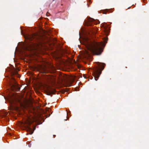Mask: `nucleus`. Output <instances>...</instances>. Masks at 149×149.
I'll return each mask as SVG.
<instances>
[{
	"label": "nucleus",
	"instance_id": "obj_1",
	"mask_svg": "<svg viewBox=\"0 0 149 149\" xmlns=\"http://www.w3.org/2000/svg\"><path fill=\"white\" fill-rule=\"evenodd\" d=\"M36 36L33 34L30 35L27 34L25 36V38L29 40V43L26 44L25 49L29 50V49H34L39 51L41 49L42 44L41 40L37 39L36 38Z\"/></svg>",
	"mask_w": 149,
	"mask_h": 149
},
{
	"label": "nucleus",
	"instance_id": "obj_2",
	"mask_svg": "<svg viewBox=\"0 0 149 149\" xmlns=\"http://www.w3.org/2000/svg\"><path fill=\"white\" fill-rule=\"evenodd\" d=\"M105 44L102 42H98L95 41L88 42L86 44V47L87 49L93 54L99 55L101 54L103 51Z\"/></svg>",
	"mask_w": 149,
	"mask_h": 149
},
{
	"label": "nucleus",
	"instance_id": "obj_3",
	"mask_svg": "<svg viewBox=\"0 0 149 149\" xmlns=\"http://www.w3.org/2000/svg\"><path fill=\"white\" fill-rule=\"evenodd\" d=\"M97 66H95L93 69V75L95 79L97 81L100 75L101 74L102 71L104 69L105 65L104 63H102L100 62L97 63Z\"/></svg>",
	"mask_w": 149,
	"mask_h": 149
},
{
	"label": "nucleus",
	"instance_id": "obj_4",
	"mask_svg": "<svg viewBox=\"0 0 149 149\" xmlns=\"http://www.w3.org/2000/svg\"><path fill=\"white\" fill-rule=\"evenodd\" d=\"M8 84L12 91L19 89L16 82L15 79L12 77V76L11 77V79L8 81Z\"/></svg>",
	"mask_w": 149,
	"mask_h": 149
},
{
	"label": "nucleus",
	"instance_id": "obj_5",
	"mask_svg": "<svg viewBox=\"0 0 149 149\" xmlns=\"http://www.w3.org/2000/svg\"><path fill=\"white\" fill-rule=\"evenodd\" d=\"M32 123V122L31 119H27L24 122L23 126L27 130H28L29 131L30 134H32L33 132V131L32 129L29 127V126Z\"/></svg>",
	"mask_w": 149,
	"mask_h": 149
},
{
	"label": "nucleus",
	"instance_id": "obj_6",
	"mask_svg": "<svg viewBox=\"0 0 149 149\" xmlns=\"http://www.w3.org/2000/svg\"><path fill=\"white\" fill-rule=\"evenodd\" d=\"M47 95H52L54 94V91L49 89H47Z\"/></svg>",
	"mask_w": 149,
	"mask_h": 149
},
{
	"label": "nucleus",
	"instance_id": "obj_7",
	"mask_svg": "<svg viewBox=\"0 0 149 149\" xmlns=\"http://www.w3.org/2000/svg\"><path fill=\"white\" fill-rule=\"evenodd\" d=\"M60 52L62 54H63L67 53V51L63 49H61V50H60Z\"/></svg>",
	"mask_w": 149,
	"mask_h": 149
},
{
	"label": "nucleus",
	"instance_id": "obj_8",
	"mask_svg": "<svg viewBox=\"0 0 149 149\" xmlns=\"http://www.w3.org/2000/svg\"><path fill=\"white\" fill-rule=\"evenodd\" d=\"M42 72L43 73H47L49 72V71L47 70L46 68H44L42 69Z\"/></svg>",
	"mask_w": 149,
	"mask_h": 149
},
{
	"label": "nucleus",
	"instance_id": "obj_9",
	"mask_svg": "<svg viewBox=\"0 0 149 149\" xmlns=\"http://www.w3.org/2000/svg\"><path fill=\"white\" fill-rule=\"evenodd\" d=\"M108 40V38H104L103 39V41L104 42L105 44H106Z\"/></svg>",
	"mask_w": 149,
	"mask_h": 149
},
{
	"label": "nucleus",
	"instance_id": "obj_10",
	"mask_svg": "<svg viewBox=\"0 0 149 149\" xmlns=\"http://www.w3.org/2000/svg\"><path fill=\"white\" fill-rule=\"evenodd\" d=\"M15 74H18V72L16 71H15L13 73V75Z\"/></svg>",
	"mask_w": 149,
	"mask_h": 149
},
{
	"label": "nucleus",
	"instance_id": "obj_11",
	"mask_svg": "<svg viewBox=\"0 0 149 149\" xmlns=\"http://www.w3.org/2000/svg\"><path fill=\"white\" fill-rule=\"evenodd\" d=\"M67 76H65L64 77L63 79H62L63 81H65L67 79Z\"/></svg>",
	"mask_w": 149,
	"mask_h": 149
},
{
	"label": "nucleus",
	"instance_id": "obj_12",
	"mask_svg": "<svg viewBox=\"0 0 149 149\" xmlns=\"http://www.w3.org/2000/svg\"><path fill=\"white\" fill-rule=\"evenodd\" d=\"M86 24L87 25V26H90V24H92L90 23V22H87V23H86Z\"/></svg>",
	"mask_w": 149,
	"mask_h": 149
},
{
	"label": "nucleus",
	"instance_id": "obj_13",
	"mask_svg": "<svg viewBox=\"0 0 149 149\" xmlns=\"http://www.w3.org/2000/svg\"><path fill=\"white\" fill-rule=\"evenodd\" d=\"M94 20V19H93L91 18L89 20V21H90V22H91Z\"/></svg>",
	"mask_w": 149,
	"mask_h": 149
},
{
	"label": "nucleus",
	"instance_id": "obj_14",
	"mask_svg": "<svg viewBox=\"0 0 149 149\" xmlns=\"http://www.w3.org/2000/svg\"><path fill=\"white\" fill-rule=\"evenodd\" d=\"M49 15H50V14L48 12L46 14V15L47 16H49Z\"/></svg>",
	"mask_w": 149,
	"mask_h": 149
},
{
	"label": "nucleus",
	"instance_id": "obj_15",
	"mask_svg": "<svg viewBox=\"0 0 149 149\" xmlns=\"http://www.w3.org/2000/svg\"><path fill=\"white\" fill-rule=\"evenodd\" d=\"M103 13H104V14H106V13H105V12H104Z\"/></svg>",
	"mask_w": 149,
	"mask_h": 149
},
{
	"label": "nucleus",
	"instance_id": "obj_16",
	"mask_svg": "<svg viewBox=\"0 0 149 149\" xmlns=\"http://www.w3.org/2000/svg\"><path fill=\"white\" fill-rule=\"evenodd\" d=\"M35 129H36L35 127H34V130Z\"/></svg>",
	"mask_w": 149,
	"mask_h": 149
},
{
	"label": "nucleus",
	"instance_id": "obj_17",
	"mask_svg": "<svg viewBox=\"0 0 149 149\" xmlns=\"http://www.w3.org/2000/svg\"><path fill=\"white\" fill-rule=\"evenodd\" d=\"M54 0H53V1H54Z\"/></svg>",
	"mask_w": 149,
	"mask_h": 149
}]
</instances>
